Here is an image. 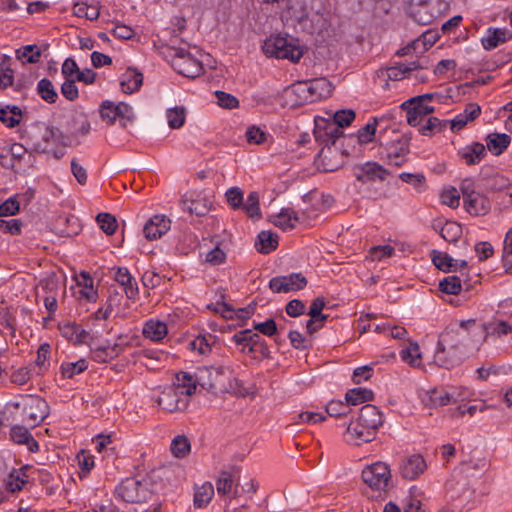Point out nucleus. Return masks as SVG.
Returning a JSON list of instances; mask_svg holds the SVG:
<instances>
[{"instance_id":"20e7f679","label":"nucleus","mask_w":512,"mask_h":512,"mask_svg":"<svg viewBox=\"0 0 512 512\" xmlns=\"http://www.w3.org/2000/svg\"><path fill=\"white\" fill-rule=\"evenodd\" d=\"M12 406L16 410H21V422L31 428L41 424L49 414L47 402L39 396H22L20 401L13 403Z\"/></svg>"},{"instance_id":"37998d69","label":"nucleus","mask_w":512,"mask_h":512,"mask_svg":"<svg viewBox=\"0 0 512 512\" xmlns=\"http://www.w3.org/2000/svg\"><path fill=\"white\" fill-rule=\"evenodd\" d=\"M373 392L366 388H354L345 395V400L349 405H358L373 399Z\"/></svg>"},{"instance_id":"c756f323","label":"nucleus","mask_w":512,"mask_h":512,"mask_svg":"<svg viewBox=\"0 0 512 512\" xmlns=\"http://www.w3.org/2000/svg\"><path fill=\"white\" fill-rule=\"evenodd\" d=\"M511 137L505 133H491L486 137V147L494 155L498 156L510 145Z\"/></svg>"},{"instance_id":"c03bdc74","label":"nucleus","mask_w":512,"mask_h":512,"mask_svg":"<svg viewBox=\"0 0 512 512\" xmlns=\"http://www.w3.org/2000/svg\"><path fill=\"white\" fill-rule=\"evenodd\" d=\"M401 359L412 367H419L421 365V352L419 345L415 342L400 352Z\"/></svg>"},{"instance_id":"7c9ffc66","label":"nucleus","mask_w":512,"mask_h":512,"mask_svg":"<svg viewBox=\"0 0 512 512\" xmlns=\"http://www.w3.org/2000/svg\"><path fill=\"white\" fill-rule=\"evenodd\" d=\"M308 82L312 102L328 97L332 92V84L326 78H315Z\"/></svg>"},{"instance_id":"4d7b16f0","label":"nucleus","mask_w":512,"mask_h":512,"mask_svg":"<svg viewBox=\"0 0 512 512\" xmlns=\"http://www.w3.org/2000/svg\"><path fill=\"white\" fill-rule=\"evenodd\" d=\"M74 15L77 17L86 18L89 20H95L99 16V11L95 6L88 5L86 3H77L73 8Z\"/></svg>"},{"instance_id":"0e129e2a","label":"nucleus","mask_w":512,"mask_h":512,"mask_svg":"<svg viewBox=\"0 0 512 512\" xmlns=\"http://www.w3.org/2000/svg\"><path fill=\"white\" fill-rule=\"evenodd\" d=\"M508 186V179L499 174L492 175L485 179V188L490 191H500Z\"/></svg>"},{"instance_id":"dca6fc26","label":"nucleus","mask_w":512,"mask_h":512,"mask_svg":"<svg viewBox=\"0 0 512 512\" xmlns=\"http://www.w3.org/2000/svg\"><path fill=\"white\" fill-rule=\"evenodd\" d=\"M426 404L432 406H446L464 399L463 393L453 388L451 391L443 388H435L427 392Z\"/></svg>"},{"instance_id":"c85d7f7f","label":"nucleus","mask_w":512,"mask_h":512,"mask_svg":"<svg viewBox=\"0 0 512 512\" xmlns=\"http://www.w3.org/2000/svg\"><path fill=\"white\" fill-rule=\"evenodd\" d=\"M143 83V75L134 70L128 69L122 74L120 79V86L124 93L131 94L137 91Z\"/></svg>"},{"instance_id":"774afa93","label":"nucleus","mask_w":512,"mask_h":512,"mask_svg":"<svg viewBox=\"0 0 512 512\" xmlns=\"http://www.w3.org/2000/svg\"><path fill=\"white\" fill-rule=\"evenodd\" d=\"M355 119V112L351 109L339 110L333 115V122L341 128H345Z\"/></svg>"},{"instance_id":"4c0bfd02","label":"nucleus","mask_w":512,"mask_h":512,"mask_svg":"<svg viewBox=\"0 0 512 512\" xmlns=\"http://www.w3.org/2000/svg\"><path fill=\"white\" fill-rule=\"evenodd\" d=\"M245 211L247 216L252 220H259L262 217L260 210V196L256 191L248 194L246 201H243V206L240 208Z\"/></svg>"},{"instance_id":"5fc2aeb1","label":"nucleus","mask_w":512,"mask_h":512,"mask_svg":"<svg viewBox=\"0 0 512 512\" xmlns=\"http://www.w3.org/2000/svg\"><path fill=\"white\" fill-rule=\"evenodd\" d=\"M225 198L230 207L234 210H238L243 206L244 195L243 191L239 187H231L225 193Z\"/></svg>"},{"instance_id":"b1692460","label":"nucleus","mask_w":512,"mask_h":512,"mask_svg":"<svg viewBox=\"0 0 512 512\" xmlns=\"http://www.w3.org/2000/svg\"><path fill=\"white\" fill-rule=\"evenodd\" d=\"M485 341L489 336L501 337L512 332V325L503 320H491L482 324L480 327Z\"/></svg>"},{"instance_id":"680f3d73","label":"nucleus","mask_w":512,"mask_h":512,"mask_svg":"<svg viewBox=\"0 0 512 512\" xmlns=\"http://www.w3.org/2000/svg\"><path fill=\"white\" fill-rule=\"evenodd\" d=\"M350 412L347 401H330L326 406V413L332 417L346 416Z\"/></svg>"},{"instance_id":"f704fd0d","label":"nucleus","mask_w":512,"mask_h":512,"mask_svg":"<svg viewBox=\"0 0 512 512\" xmlns=\"http://www.w3.org/2000/svg\"><path fill=\"white\" fill-rule=\"evenodd\" d=\"M258 241L255 243L257 251L262 254H268L278 245L277 234L271 231H261L257 237Z\"/></svg>"},{"instance_id":"58836bf2","label":"nucleus","mask_w":512,"mask_h":512,"mask_svg":"<svg viewBox=\"0 0 512 512\" xmlns=\"http://www.w3.org/2000/svg\"><path fill=\"white\" fill-rule=\"evenodd\" d=\"M22 118V111L18 106L7 105L0 109V121L9 128L17 126Z\"/></svg>"},{"instance_id":"603ef678","label":"nucleus","mask_w":512,"mask_h":512,"mask_svg":"<svg viewBox=\"0 0 512 512\" xmlns=\"http://www.w3.org/2000/svg\"><path fill=\"white\" fill-rule=\"evenodd\" d=\"M377 125L378 119L373 118L371 122L367 123L364 127L358 130L357 137L360 144H368L374 140Z\"/></svg>"},{"instance_id":"f3484780","label":"nucleus","mask_w":512,"mask_h":512,"mask_svg":"<svg viewBox=\"0 0 512 512\" xmlns=\"http://www.w3.org/2000/svg\"><path fill=\"white\" fill-rule=\"evenodd\" d=\"M512 39V31L507 28L489 27L481 38V44L487 51Z\"/></svg>"},{"instance_id":"393cba45","label":"nucleus","mask_w":512,"mask_h":512,"mask_svg":"<svg viewBox=\"0 0 512 512\" xmlns=\"http://www.w3.org/2000/svg\"><path fill=\"white\" fill-rule=\"evenodd\" d=\"M458 155L467 165H475L486 156V148L479 142H474L458 151Z\"/></svg>"},{"instance_id":"338daca9","label":"nucleus","mask_w":512,"mask_h":512,"mask_svg":"<svg viewBox=\"0 0 512 512\" xmlns=\"http://www.w3.org/2000/svg\"><path fill=\"white\" fill-rule=\"evenodd\" d=\"M289 91L299 97L300 103L312 102L307 81L293 84Z\"/></svg>"},{"instance_id":"a19ab883","label":"nucleus","mask_w":512,"mask_h":512,"mask_svg":"<svg viewBox=\"0 0 512 512\" xmlns=\"http://www.w3.org/2000/svg\"><path fill=\"white\" fill-rule=\"evenodd\" d=\"M36 90L41 99L49 104H54L58 99L57 91L48 78H42L38 82Z\"/></svg>"},{"instance_id":"bf43d9fd","label":"nucleus","mask_w":512,"mask_h":512,"mask_svg":"<svg viewBox=\"0 0 512 512\" xmlns=\"http://www.w3.org/2000/svg\"><path fill=\"white\" fill-rule=\"evenodd\" d=\"M446 125V121L442 122L436 117H429L426 124L419 129V132L424 136H431L435 132H440Z\"/></svg>"},{"instance_id":"e433bc0d","label":"nucleus","mask_w":512,"mask_h":512,"mask_svg":"<svg viewBox=\"0 0 512 512\" xmlns=\"http://www.w3.org/2000/svg\"><path fill=\"white\" fill-rule=\"evenodd\" d=\"M143 335L152 341H160L167 335V326L164 322L149 320L143 327Z\"/></svg>"},{"instance_id":"13d9d810","label":"nucleus","mask_w":512,"mask_h":512,"mask_svg":"<svg viewBox=\"0 0 512 512\" xmlns=\"http://www.w3.org/2000/svg\"><path fill=\"white\" fill-rule=\"evenodd\" d=\"M115 111L117 112L118 118L121 119L122 127H126L127 123H132L135 120V114L133 108L124 102L115 105Z\"/></svg>"},{"instance_id":"ea45409f","label":"nucleus","mask_w":512,"mask_h":512,"mask_svg":"<svg viewBox=\"0 0 512 512\" xmlns=\"http://www.w3.org/2000/svg\"><path fill=\"white\" fill-rule=\"evenodd\" d=\"M214 496V487L212 483L205 482L198 487L194 494L193 503L196 508L206 507Z\"/></svg>"},{"instance_id":"f03ea898","label":"nucleus","mask_w":512,"mask_h":512,"mask_svg":"<svg viewBox=\"0 0 512 512\" xmlns=\"http://www.w3.org/2000/svg\"><path fill=\"white\" fill-rule=\"evenodd\" d=\"M232 370L224 366L199 367L196 370V381L205 390L225 392L233 389Z\"/></svg>"},{"instance_id":"9d476101","label":"nucleus","mask_w":512,"mask_h":512,"mask_svg":"<svg viewBox=\"0 0 512 512\" xmlns=\"http://www.w3.org/2000/svg\"><path fill=\"white\" fill-rule=\"evenodd\" d=\"M362 479L369 487L382 490L391 479L389 466L384 462H376L362 471Z\"/></svg>"},{"instance_id":"052dcab7","label":"nucleus","mask_w":512,"mask_h":512,"mask_svg":"<svg viewBox=\"0 0 512 512\" xmlns=\"http://www.w3.org/2000/svg\"><path fill=\"white\" fill-rule=\"evenodd\" d=\"M87 369V362L80 359L74 363H65L61 366V371L64 377L72 378L73 376L85 371Z\"/></svg>"},{"instance_id":"f257e3e1","label":"nucleus","mask_w":512,"mask_h":512,"mask_svg":"<svg viewBox=\"0 0 512 512\" xmlns=\"http://www.w3.org/2000/svg\"><path fill=\"white\" fill-rule=\"evenodd\" d=\"M476 327V321L473 319L461 321L459 328H447L439 335L437 348L434 354V362L443 368L451 369L459 365L463 360V353L460 347L465 338L464 332L470 328Z\"/></svg>"},{"instance_id":"3c124183","label":"nucleus","mask_w":512,"mask_h":512,"mask_svg":"<svg viewBox=\"0 0 512 512\" xmlns=\"http://www.w3.org/2000/svg\"><path fill=\"white\" fill-rule=\"evenodd\" d=\"M439 288L446 294L457 295L462 289V279L455 275L445 277L440 281Z\"/></svg>"},{"instance_id":"4468645a","label":"nucleus","mask_w":512,"mask_h":512,"mask_svg":"<svg viewBox=\"0 0 512 512\" xmlns=\"http://www.w3.org/2000/svg\"><path fill=\"white\" fill-rule=\"evenodd\" d=\"M376 432L368 429L361 422L355 420L350 421L345 433V441L353 445H361L372 441Z\"/></svg>"},{"instance_id":"a211bd4d","label":"nucleus","mask_w":512,"mask_h":512,"mask_svg":"<svg viewBox=\"0 0 512 512\" xmlns=\"http://www.w3.org/2000/svg\"><path fill=\"white\" fill-rule=\"evenodd\" d=\"M427 68L428 61L426 59H418L408 63L400 62L387 69V76L389 79L397 81L405 78L412 71Z\"/></svg>"},{"instance_id":"5701e85b","label":"nucleus","mask_w":512,"mask_h":512,"mask_svg":"<svg viewBox=\"0 0 512 512\" xmlns=\"http://www.w3.org/2000/svg\"><path fill=\"white\" fill-rule=\"evenodd\" d=\"M463 202L467 212L475 216L486 215L491 207L490 201L479 192L470 194L469 198Z\"/></svg>"},{"instance_id":"cd10ccee","label":"nucleus","mask_w":512,"mask_h":512,"mask_svg":"<svg viewBox=\"0 0 512 512\" xmlns=\"http://www.w3.org/2000/svg\"><path fill=\"white\" fill-rule=\"evenodd\" d=\"M342 134L343 132L341 131V127L336 125L333 121L325 122L323 129L320 124L316 125L315 137L317 139H323V141L326 142V145H334L336 139Z\"/></svg>"},{"instance_id":"864d4df0","label":"nucleus","mask_w":512,"mask_h":512,"mask_svg":"<svg viewBox=\"0 0 512 512\" xmlns=\"http://www.w3.org/2000/svg\"><path fill=\"white\" fill-rule=\"evenodd\" d=\"M96 220L101 230L107 235H113L118 227L116 218L110 213H99Z\"/></svg>"},{"instance_id":"69168bd1","label":"nucleus","mask_w":512,"mask_h":512,"mask_svg":"<svg viewBox=\"0 0 512 512\" xmlns=\"http://www.w3.org/2000/svg\"><path fill=\"white\" fill-rule=\"evenodd\" d=\"M215 97L217 99V103L219 106L226 109H233L238 107L239 101L232 94L226 93L224 91H215Z\"/></svg>"},{"instance_id":"aec40b11","label":"nucleus","mask_w":512,"mask_h":512,"mask_svg":"<svg viewBox=\"0 0 512 512\" xmlns=\"http://www.w3.org/2000/svg\"><path fill=\"white\" fill-rule=\"evenodd\" d=\"M361 422L368 429H373L375 432L383 424V416L380 410L371 404L364 405L356 419Z\"/></svg>"},{"instance_id":"ddd939ff","label":"nucleus","mask_w":512,"mask_h":512,"mask_svg":"<svg viewBox=\"0 0 512 512\" xmlns=\"http://www.w3.org/2000/svg\"><path fill=\"white\" fill-rule=\"evenodd\" d=\"M356 180L362 183L384 181L389 171L377 162H366L353 170Z\"/></svg>"},{"instance_id":"a18cd8bd","label":"nucleus","mask_w":512,"mask_h":512,"mask_svg":"<svg viewBox=\"0 0 512 512\" xmlns=\"http://www.w3.org/2000/svg\"><path fill=\"white\" fill-rule=\"evenodd\" d=\"M16 57L23 63H37L41 57V51L37 45H26L16 50Z\"/></svg>"},{"instance_id":"9b49d317","label":"nucleus","mask_w":512,"mask_h":512,"mask_svg":"<svg viewBox=\"0 0 512 512\" xmlns=\"http://www.w3.org/2000/svg\"><path fill=\"white\" fill-rule=\"evenodd\" d=\"M116 494L125 502L138 503L146 501L150 492L140 481L127 478L116 487Z\"/></svg>"},{"instance_id":"c9c22d12","label":"nucleus","mask_w":512,"mask_h":512,"mask_svg":"<svg viewBox=\"0 0 512 512\" xmlns=\"http://www.w3.org/2000/svg\"><path fill=\"white\" fill-rule=\"evenodd\" d=\"M432 262L438 269L444 272L458 271V260L445 252L433 251Z\"/></svg>"},{"instance_id":"79ce46f5","label":"nucleus","mask_w":512,"mask_h":512,"mask_svg":"<svg viewBox=\"0 0 512 512\" xmlns=\"http://www.w3.org/2000/svg\"><path fill=\"white\" fill-rule=\"evenodd\" d=\"M74 127L71 129L69 133V137L72 139H78L80 137H84L88 135L91 131V125L88 118L80 114L73 118Z\"/></svg>"},{"instance_id":"49530a36","label":"nucleus","mask_w":512,"mask_h":512,"mask_svg":"<svg viewBox=\"0 0 512 512\" xmlns=\"http://www.w3.org/2000/svg\"><path fill=\"white\" fill-rule=\"evenodd\" d=\"M170 450L175 457L184 458L190 453V441L186 436L178 435L172 440Z\"/></svg>"},{"instance_id":"f8f14e48","label":"nucleus","mask_w":512,"mask_h":512,"mask_svg":"<svg viewBox=\"0 0 512 512\" xmlns=\"http://www.w3.org/2000/svg\"><path fill=\"white\" fill-rule=\"evenodd\" d=\"M307 280L302 273H292L285 276L273 277L269 281V288L274 293H287L303 289Z\"/></svg>"},{"instance_id":"412c9836","label":"nucleus","mask_w":512,"mask_h":512,"mask_svg":"<svg viewBox=\"0 0 512 512\" xmlns=\"http://www.w3.org/2000/svg\"><path fill=\"white\" fill-rule=\"evenodd\" d=\"M242 334L248 335V338H240V342H246L249 344L248 354H259L264 358L269 357L270 350L267 343L260 337L258 333L253 332L250 329L242 330Z\"/></svg>"},{"instance_id":"6e6552de","label":"nucleus","mask_w":512,"mask_h":512,"mask_svg":"<svg viewBox=\"0 0 512 512\" xmlns=\"http://www.w3.org/2000/svg\"><path fill=\"white\" fill-rule=\"evenodd\" d=\"M408 4L410 15L421 25L431 23L435 12L439 13L447 7L445 0H408Z\"/></svg>"},{"instance_id":"8fccbe9b","label":"nucleus","mask_w":512,"mask_h":512,"mask_svg":"<svg viewBox=\"0 0 512 512\" xmlns=\"http://www.w3.org/2000/svg\"><path fill=\"white\" fill-rule=\"evenodd\" d=\"M440 235L447 242H456L462 235V227L456 222L447 221L441 227Z\"/></svg>"},{"instance_id":"bb28decb","label":"nucleus","mask_w":512,"mask_h":512,"mask_svg":"<svg viewBox=\"0 0 512 512\" xmlns=\"http://www.w3.org/2000/svg\"><path fill=\"white\" fill-rule=\"evenodd\" d=\"M198 381H196V373L191 375L188 372L181 371L176 374L175 381L172 386L179 388L183 395L188 399L195 393Z\"/></svg>"},{"instance_id":"09e8293b","label":"nucleus","mask_w":512,"mask_h":512,"mask_svg":"<svg viewBox=\"0 0 512 512\" xmlns=\"http://www.w3.org/2000/svg\"><path fill=\"white\" fill-rule=\"evenodd\" d=\"M166 118L171 129H179L184 125L186 110L184 107L169 108L166 111Z\"/></svg>"},{"instance_id":"e2e57ef3","label":"nucleus","mask_w":512,"mask_h":512,"mask_svg":"<svg viewBox=\"0 0 512 512\" xmlns=\"http://www.w3.org/2000/svg\"><path fill=\"white\" fill-rule=\"evenodd\" d=\"M211 208V203L207 199L203 200H192L189 205L184 207L185 210L189 211L191 214H195L197 216L206 215Z\"/></svg>"},{"instance_id":"0eeeda50","label":"nucleus","mask_w":512,"mask_h":512,"mask_svg":"<svg viewBox=\"0 0 512 512\" xmlns=\"http://www.w3.org/2000/svg\"><path fill=\"white\" fill-rule=\"evenodd\" d=\"M29 140L37 153H50L54 148L67 145L62 131L54 126L39 127L37 134L30 135Z\"/></svg>"},{"instance_id":"4be33fe9","label":"nucleus","mask_w":512,"mask_h":512,"mask_svg":"<svg viewBox=\"0 0 512 512\" xmlns=\"http://www.w3.org/2000/svg\"><path fill=\"white\" fill-rule=\"evenodd\" d=\"M481 113V107L477 103H469L466 105L464 111L456 115L450 123L452 131H459L463 129L468 122L475 120Z\"/></svg>"},{"instance_id":"7ed1b4c3","label":"nucleus","mask_w":512,"mask_h":512,"mask_svg":"<svg viewBox=\"0 0 512 512\" xmlns=\"http://www.w3.org/2000/svg\"><path fill=\"white\" fill-rule=\"evenodd\" d=\"M410 141V133H395L391 140L381 141L378 150L380 159L388 165L402 166L410 153Z\"/></svg>"},{"instance_id":"72a5a7b5","label":"nucleus","mask_w":512,"mask_h":512,"mask_svg":"<svg viewBox=\"0 0 512 512\" xmlns=\"http://www.w3.org/2000/svg\"><path fill=\"white\" fill-rule=\"evenodd\" d=\"M301 220L299 212L286 208L282 209V211L274 217V225L283 229L289 230L294 228V223L299 222Z\"/></svg>"},{"instance_id":"423d86ee","label":"nucleus","mask_w":512,"mask_h":512,"mask_svg":"<svg viewBox=\"0 0 512 512\" xmlns=\"http://www.w3.org/2000/svg\"><path fill=\"white\" fill-rule=\"evenodd\" d=\"M262 49L267 57L288 59L292 62L299 61L304 53L297 40L279 35L266 39Z\"/></svg>"},{"instance_id":"a878e982","label":"nucleus","mask_w":512,"mask_h":512,"mask_svg":"<svg viewBox=\"0 0 512 512\" xmlns=\"http://www.w3.org/2000/svg\"><path fill=\"white\" fill-rule=\"evenodd\" d=\"M10 438L17 444H26L31 452H35L39 448L37 441L34 440L27 426L14 425L10 431Z\"/></svg>"},{"instance_id":"de8ad7c7","label":"nucleus","mask_w":512,"mask_h":512,"mask_svg":"<svg viewBox=\"0 0 512 512\" xmlns=\"http://www.w3.org/2000/svg\"><path fill=\"white\" fill-rule=\"evenodd\" d=\"M215 343V337L211 334L198 335L190 342V348L197 350L199 354L206 355L211 351L212 345Z\"/></svg>"},{"instance_id":"2f4dec72","label":"nucleus","mask_w":512,"mask_h":512,"mask_svg":"<svg viewBox=\"0 0 512 512\" xmlns=\"http://www.w3.org/2000/svg\"><path fill=\"white\" fill-rule=\"evenodd\" d=\"M115 280L122 286L129 299H134L138 294V287L134 283V278L129 273L127 268L119 267L115 273Z\"/></svg>"},{"instance_id":"2eb2a0df","label":"nucleus","mask_w":512,"mask_h":512,"mask_svg":"<svg viewBox=\"0 0 512 512\" xmlns=\"http://www.w3.org/2000/svg\"><path fill=\"white\" fill-rule=\"evenodd\" d=\"M426 469V463L419 454L404 457L399 464V471L403 478L414 480Z\"/></svg>"},{"instance_id":"473e14b6","label":"nucleus","mask_w":512,"mask_h":512,"mask_svg":"<svg viewBox=\"0 0 512 512\" xmlns=\"http://www.w3.org/2000/svg\"><path fill=\"white\" fill-rule=\"evenodd\" d=\"M59 291V279L51 273L45 278L41 279L36 286V297L42 298L44 295H58Z\"/></svg>"},{"instance_id":"6ab92c4d","label":"nucleus","mask_w":512,"mask_h":512,"mask_svg":"<svg viewBox=\"0 0 512 512\" xmlns=\"http://www.w3.org/2000/svg\"><path fill=\"white\" fill-rule=\"evenodd\" d=\"M170 229V219L164 215H155L145 224L143 233L148 240L160 238Z\"/></svg>"},{"instance_id":"6e6d98bb","label":"nucleus","mask_w":512,"mask_h":512,"mask_svg":"<svg viewBox=\"0 0 512 512\" xmlns=\"http://www.w3.org/2000/svg\"><path fill=\"white\" fill-rule=\"evenodd\" d=\"M233 479L227 471H222L216 480V490L219 495H228L232 492Z\"/></svg>"},{"instance_id":"39448f33","label":"nucleus","mask_w":512,"mask_h":512,"mask_svg":"<svg viewBox=\"0 0 512 512\" xmlns=\"http://www.w3.org/2000/svg\"><path fill=\"white\" fill-rule=\"evenodd\" d=\"M172 68L187 78H196L203 73L202 61L189 50L181 47H167Z\"/></svg>"},{"instance_id":"1a4fd4ad","label":"nucleus","mask_w":512,"mask_h":512,"mask_svg":"<svg viewBox=\"0 0 512 512\" xmlns=\"http://www.w3.org/2000/svg\"><path fill=\"white\" fill-rule=\"evenodd\" d=\"M158 406L169 413L183 412L189 405V399L175 386L165 387L156 399Z\"/></svg>"}]
</instances>
